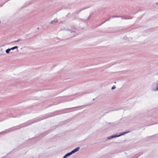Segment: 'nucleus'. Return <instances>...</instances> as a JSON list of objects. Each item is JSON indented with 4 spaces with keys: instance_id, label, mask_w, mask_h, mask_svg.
<instances>
[{
    "instance_id": "f257e3e1",
    "label": "nucleus",
    "mask_w": 158,
    "mask_h": 158,
    "mask_svg": "<svg viewBox=\"0 0 158 158\" xmlns=\"http://www.w3.org/2000/svg\"><path fill=\"white\" fill-rule=\"evenodd\" d=\"M59 114H57L55 115H53L52 116H48V117H46L45 118H37L33 119L32 120L29 121L27 123L24 124V125L23 126H21L20 127H19L20 126H17L16 127H11L10 128H9L8 129H6L3 131L0 132V134H5L8 133L12 131H14V130H17V129H19V128H21L22 127H26V126H28L33 123H35V122H37L38 121H41V120H42V119H44L47 118L48 117H50L52 116H55V115H57Z\"/></svg>"
},
{
    "instance_id": "f03ea898",
    "label": "nucleus",
    "mask_w": 158,
    "mask_h": 158,
    "mask_svg": "<svg viewBox=\"0 0 158 158\" xmlns=\"http://www.w3.org/2000/svg\"><path fill=\"white\" fill-rule=\"evenodd\" d=\"M129 132V131H126L119 133V135L118 134H116L115 135H113L114 138H117L124 135V134L127 133Z\"/></svg>"
},
{
    "instance_id": "7ed1b4c3",
    "label": "nucleus",
    "mask_w": 158,
    "mask_h": 158,
    "mask_svg": "<svg viewBox=\"0 0 158 158\" xmlns=\"http://www.w3.org/2000/svg\"><path fill=\"white\" fill-rule=\"evenodd\" d=\"M80 149V147H77L72 150L71 152V153L73 154L78 151Z\"/></svg>"
},
{
    "instance_id": "20e7f679",
    "label": "nucleus",
    "mask_w": 158,
    "mask_h": 158,
    "mask_svg": "<svg viewBox=\"0 0 158 158\" xmlns=\"http://www.w3.org/2000/svg\"><path fill=\"white\" fill-rule=\"evenodd\" d=\"M72 154L71 153V152H69L66 154L63 157V158H67L68 157L70 156L71 155H72Z\"/></svg>"
},
{
    "instance_id": "39448f33",
    "label": "nucleus",
    "mask_w": 158,
    "mask_h": 158,
    "mask_svg": "<svg viewBox=\"0 0 158 158\" xmlns=\"http://www.w3.org/2000/svg\"><path fill=\"white\" fill-rule=\"evenodd\" d=\"M25 114L23 113V114H18L17 115H16V116L12 115V116H10V117H13V118H15V117L19 118V117L21 115H24Z\"/></svg>"
},
{
    "instance_id": "423d86ee",
    "label": "nucleus",
    "mask_w": 158,
    "mask_h": 158,
    "mask_svg": "<svg viewBox=\"0 0 158 158\" xmlns=\"http://www.w3.org/2000/svg\"><path fill=\"white\" fill-rule=\"evenodd\" d=\"M89 93V92H85V93L80 92L78 94H77L78 95V96H81L83 95L84 94H87Z\"/></svg>"
},
{
    "instance_id": "0eeeda50",
    "label": "nucleus",
    "mask_w": 158,
    "mask_h": 158,
    "mask_svg": "<svg viewBox=\"0 0 158 158\" xmlns=\"http://www.w3.org/2000/svg\"><path fill=\"white\" fill-rule=\"evenodd\" d=\"M142 154V153H139L135 155L133 157V158H137L138 157L141 156Z\"/></svg>"
},
{
    "instance_id": "6e6552de",
    "label": "nucleus",
    "mask_w": 158,
    "mask_h": 158,
    "mask_svg": "<svg viewBox=\"0 0 158 158\" xmlns=\"http://www.w3.org/2000/svg\"><path fill=\"white\" fill-rule=\"evenodd\" d=\"M58 20L57 19H55L54 20H52L50 22V23L54 24L55 23L57 22Z\"/></svg>"
},
{
    "instance_id": "1a4fd4ad",
    "label": "nucleus",
    "mask_w": 158,
    "mask_h": 158,
    "mask_svg": "<svg viewBox=\"0 0 158 158\" xmlns=\"http://www.w3.org/2000/svg\"><path fill=\"white\" fill-rule=\"evenodd\" d=\"M11 50V49L10 48H8L6 50V53H9L10 52V51Z\"/></svg>"
},
{
    "instance_id": "9d476101",
    "label": "nucleus",
    "mask_w": 158,
    "mask_h": 158,
    "mask_svg": "<svg viewBox=\"0 0 158 158\" xmlns=\"http://www.w3.org/2000/svg\"><path fill=\"white\" fill-rule=\"evenodd\" d=\"M154 84H156L157 85L156 88V90L158 91V83L156 82H154Z\"/></svg>"
},
{
    "instance_id": "9b49d317",
    "label": "nucleus",
    "mask_w": 158,
    "mask_h": 158,
    "mask_svg": "<svg viewBox=\"0 0 158 158\" xmlns=\"http://www.w3.org/2000/svg\"><path fill=\"white\" fill-rule=\"evenodd\" d=\"M114 137L113 135H112L109 137H107V139H112L114 138Z\"/></svg>"
},
{
    "instance_id": "f8f14e48",
    "label": "nucleus",
    "mask_w": 158,
    "mask_h": 158,
    "mask_svg": "<svg viewBox=\"0 0 158 158\" xmlns=\"http://www.w3.org/2000/svg\"><path fill=\"white\" fill-rule=\"evenodd\" d=\"M118 18H121L122 19H127L128 18H125L123 16H118Z\"/></svg>"
},
{
    "instance_id": "ddd939ff",
    "label": "nucleus",
    "mask_w": 158,
    "mask_h": 158,
    "mask_svg": "<svg viewBox=\"0 0 158 158\" xmlns=\"http://www.w3.org/2000/svg\"><path fill=\"white\" fill-rule=\"evenodd\" d=\"M52 131V130L50 129V130H48V131H46V132H45V133H46L45 135H46L48 133L51 132Z\"/></svg>"
},
{
    "instance_id": "4468645a",
    "label": "nucleus",
    "mask_w": 158,
    "mask_h": 158,
    "mask_svg": "<svg viewBox=\"0 0 158 158\" xmlns=\"http://www.w3.org/2000/svg\"><path fill=\"white\" fill-rule=\"evenodd\" d=\"M18 48V47L17 46H15L14 47H12L11 48H10L11 49V50H14L15 49L17 48Z\"/></svg>"
},
{
    "instance_id": "2eb2a0df",
    "label": "nucleus",
    "mask_w": 158,
    "mask_h": 158,
    "mask_svg": "<svg viewBox=\"0 0 158 158\" xmlns=\"http://www.w3.org/2000/svg\"><path fill=\"white\" fill-rule=\"evenodd\" d=\"M77 106V107H72V108H66V109H65L67 110V109H73V108H77L78 107H81V106Z\"/></svg>"
},
{
    "instance_id": "dca6fc26",
    "label": "nucleus",
    "mask_w": 158,
    "mask_h": 158,
    "mask_svg": "<svg viewBox=\"0 0 158 158\" xmlns=\"http://www.w3.org/2000/svg\"><path fill=\"white\" fill-rule=\"evenodd\" d=\"M22 40L21 39H18L17 40H16V41H14V42H18L19 41H21Z\"/></svg>"
},
{
    "instance_id": "f3484780",
    "label": "nucleus",
    "mask_w": 158,
    "mask_h": 158,
    "mask_svg": "<svg viewBox=\"0 0 158 158\" xmlns=\"http://www.w3.org/2000/svg\"><path fill=\"white\" fill-rule=\"evenodd\" d=\"M115 88H116V86L115 85H114L111 87V89L113 90V89H115Z\"/></svg>"
},
{
    "instance_id": "a211bd4d",
    "label": "nucleus",
    "mask_w": 158,
    "mask_h": 158,
    "mask_svg": "<svg viewBox=\"0 0 158 158\" xmlns=\"http://www.w3.org/2000/svg\"><path fill=\"white\" fill-rule=\"evenodd\" d=\"M111 17V19H113V18H118V16H112V17Z\"/></svg>"
},
{
    "instance_id": "6ab92c4d",
    "label": "nucleus",
    "mask_w": 158,
    "mask_h": 158,
    "mask_svg": "<svg viewBox=\"0 0 158 158\" xmlns=\"http://www.w3.org/2000/svg\"><path fill=\"white\" fill-rule=\"evenodd\" d=\"M111 19V17H110L109 18H108V19H107L106 21H105V22H106V21H109Z\"/></svg>"
},
{
    "instance_id": "aec40b11",
    "label": "nucleus",
    "mask_w": 158,
    "mask_h": 158,
    "mask_svg": "<svg viewBox=\"0 0 158 158\" xmlns=\"http://www.w3.org/2000/svg\"><path fill=\"white\" fill-rule=\"evenodd\" d=\"M69 31L71 32V33L74 32V31H72L71 30H69Z\"/></svg>"
},
{
    "instance_id": "412c9836",
    "label": "nucleus",
    "mask_w": 158,
    "mask_h": 158,
    "mask_svg": "<svg viewBox=\"0 0 158 158\" xmlns=\"http://www.w3.org/2000/svg\"><path fill=\"white\" fill-rule=\"evenodd\" d=\"M4 3H3V4H1V5H0V7H2V6H3V5H4Z\"/></svg>"
},
{
    "instance_id": "4be33fe9",
    "label": "nucleus",
    "mask_w": 158,
    "mask_h": 158,
    "mask_svg": "<svg viewBox=\"0 0 158 158\" xmlns=\"http://www.w3.org/2000/svg\"><path fill=\"white\" fill-rule=\"evenodd\" d=\"M81 10V11H79V12H78V13H76V14H78V13H80V12Z\"/></svg>"
},
{
    "instance_id": "5701e85b",
    "label": "nucleus",
    "mask_w": 158,
    "mask_h": 158,
    "mask_svg": "<svg viewBox=\"0 0 158 158\" xmlns=\"http://www.w3.org/2000/svg\"><path fill=\"white\" fill-rule=\"evenodd\" d=\"M28 113H29V112H27V113H26V114H28Z\"/></svg>"
},
{
    "instance_id": "b1692460",
    "label": "nucleus",
    "mask_w": 158,
    "mask_h": 158,
    "mask_svg": "<svg viewBox=\"0 0 158 158\" xmlns=\"http://www.w3.org/2000/svg\"><path fill=\"white\" fill-rule=\"evenodd\" d=\"M95 100V99H94H94H93V100Z\"/></svg>"
},
{
    "instance_id": "393cba45",
    "label": "nucleus",
    "mask_w": 158,
    "mask_h": 158,
    "mask_svg": "<svg viewBox=\"0 0 158 158\" xmlns=\"http://www.w3.org/2000/svg\"><path fill=\"white\" fill-rule=\"evenodd\" d=\"M158 4V3H156V4Z\"/></svg>"
}]
</instances>
